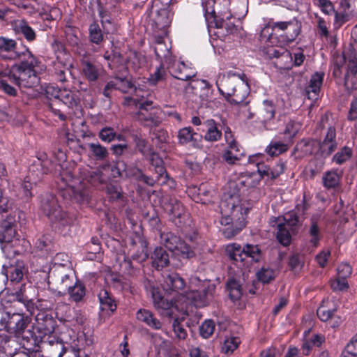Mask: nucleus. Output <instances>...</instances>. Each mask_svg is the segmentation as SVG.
Wrapping results in <instances>:
<instances>
[{
    "instance_id": "obj_26",
    "label": "nucleus",
    "mask_w": 357,
    "mask_h": 357,
    "mask_svg": "<svg viewBox=\"0 0 357 357\" xmlns=\"http://www.w3.org/2000/svg\"><path fill=\"white\" fill-rule=\"evenodd\" d=\"M16 34L22 35L28 42L35 40L36 33L24 20H17L13 24Z\"/></svg>"
},
{
    "instance_id": "obj_34",
    "label": "nucleus",
    "mask_w": 357,
    "mask_h": 357,
    "mask_svg": "<svg viewBox=\"0 0 357 357\" xmlns=\"http://www.w3.org/2000/svg\"><path fill=\"white\" fill-rule=\"evenodd\" d=\"M59 100L60 105H57V108H61L63 105H66L69 108H73L79 103L80 99L78 92L63 89L60 95Z\"/></svg>"
},
{
    "instance_id": "obj_50",
    "label": "nucleus",
    "mask_w": 357,
    "mask_h": 357,
    "mask_svg": "<svg viewBox=\"0 0 357 357\" xmlns=\"http://www.w3.org/2000/svg\"><path fill=\"white\" fill-rule=\"evenodd\" d=\"M173 252L183 259H190L195 256V252L191 246L181 240H180L176 248H175V250Z\"/></svg>"
},
{
    "instance_id": "obj_41",
    "label": "nucleus",
    "mask_w": 357,
    "mask_h": 357,
    "mask_svg": "<svg viewBox=\"0 0 357 357\" xmlns=\"http://www.w3.org/2000/svg\"><path fill=\"white\" fill-rule=\"evenodd\" d=\"M180 238L172 232H162L160 234V241L169 250L173 252L179 243Z\"/></svg>"
},
{
    "instance_id": "obj_16",
    "label": "nucleus",
    "mask_w": 357,
    "mask_h": 357,
    "mask_svg": "<svg viewBox=\"0 0 357 357\" xmlns=\"http://www.w3.org/2000/svg\"><path fill=\"white\" fill-rule=\"evenodd\" d=\"M63 89L54 87L53 86H47L45 92L47 96L50 98V102L48 104L49 109L55 115H57L61 121H65L66 116L61 112V108H57V105H60V95Z\"/></svg>"
},
{
    "instance_id": "obj_10",
    "label": "nucleus",
    "mask_w": 357,
    "mask_h": 357,
    "mask_svg": "<svg viewBox=\"0 0 357 357\" xmlns=\"http://www.w3.org/2000/svg\"><path fill=\"white\" fill-rule=\"evenodd\" d=\"M126 104L129 105L132 102L138 107L139 111L135 114L133 117L146 126H157L160 123L155 114L149 112V108L152 105V101L145 100L140 102H136V100L132 98L126 97L125 98Z\"/></svg>"
},
{
    "instance_id": "obj_27",
    "label": "nucleus",
    "mask_w": 357,
    "mask_h": 357,
    "mask_svg": "<svg viewBox=\"0 0 357 357\" xmlns=\"http://www.w3.org/2000/svg\"><path fill=\"white\" fill-rule=\"evenodd\" d=\"M310 330L304 332L305 341L302 346L303 354L308 356L310 351L313 347H319L325 342V337L321 334H313L309 337Z\"/></svg>"
},
{
    "instance_id": "obj_28",
    "label": "nucleus",
    "mask_w": 357,
    "mask_h": 357,
    "mask_svg": "<svg viewBox=\"0 0 357 357\" xmlns=\"http://www.w3.org/2000/svg\"><path fill=\"white\" fill-rule=\"evenodd\" d=\"M165 211L171 215V218H180L184 213V207L181 203L174 197H168L163 204Z\"/></svg>"
},
{
    "instance_id": "obj_37",
    "label": "nucleus",
    "mask_w": 357,
    "mask_h": 357,
    "mask_svg": "<svg viewBox=\"0 0 357 357\" xmlns=\"http://www.w3.org/2000/svg\"><path fill=\"white\" fill-rule=\"evenodd\" d=\"M82 65V72L85 77L89 82L96 81L100 75L101 68L89 61H83Z\"/></svg>"
},
{
    "instance_id": "obj_56",
    "label": "nucleus",
    "mask_w": 357,
    "mask_h": 357,
    "mask_svg": "<svg viewBox=\"0 0 357 357\" xmlns=\"http://www.w3.org/2000/svg\"><path fill=\"white\" fill-rule=\"evenodd\" d=\"M98 137L104 142L109 143L115 139L116 132L112 127H104L98 132Z\"/></svg>"
},
{
    "instance_id": "obj_33",
    "label": "nucleus",
    "mask_w": 357,
    "mask_h": 357,
    "mask_svg": "<svg viewBox=\"0 0 357 357\" xmlns=\"http://www.w3.org/2000/svg\"><path fill=\"white\" fill-rule=\"evenodd\" d=\"M154 51L158 59L163 61L165 63H171L172 61V56L170 49L165 44L164 39L162 37H158L155 40V45Z\"/></svg>"
},
{
    "instance_id": "obj_4",
    "label": "nucleus",
    "mask_w": 357,
    "mask_h": 357,
    "mask_svg": "<svg viewBox=\"0 0 357 357\" xmlns=\"http://www.w3.org/2000/svg\"><path fill=\"white\" fill-rule=\"evenodd\" d=\"M216 84L220 93L231 104L243 103L250 93V86L244 73L229 72Z\"/></svg>"
},
{
    "instance_id": "obj_45",
    "label": "nucleus",
    "mask_w": 357,
    "mask_h": 357,
    "mask_svg": "<svg viewBox=\"0 0 357 357\" xmlns=\"http://www.w3.org/2000/svg\"><path fill=\"white\" fill-rule=\"evenodd\" d=\"M340 181V176L335 171H328L323 176V184L327 189L336 188Z\"/></svg>"
},
{
    "instance_id": "obj_63",
    "label": "nucleus",
    "mask_w": 357,
    "mask_h": 357,
    "mask_svg": "<svg viewBox=\"0 0 357 357\" xmlns=\"http://www.w3.org/2000/svg\"><path fill=\"white\" fill-rule=\"evenodd\" d=\"M61 15L60 10L55 7L50 8L48 10H45L44 12L41 13L43 20L47 21L57 20L61 17Z\"/></svg>"
},
{
    "instance_id": "obj_1",
    "label": "nucleus",
    "mask_w": 357,
    "mask_h": 357,
    "mask_svg": "<svg viewBox=\"0 0 357 357\" xmlns=\"http://www.w3.org/2000/svg\"><path fill=\"white\" fill-rule=\"evenodd\" d=\"M6 330L17 337H22L27 344L35 345L39 342L45 343L50 335L54 333V327L52 320L45 323H38L33 331L26 329L30 324V319L22 313L8 312Z\"/></svg>"
},
{
    "instance_id": "obj_55",
    "label": "nucleus",
    "mask_w": 357,
    "mask_h": 357,
    "mask_svg": "<svg viewBox=\"0 0 357 357\" xmlns=\"http://www.w3.org/2000/svg\"><path fill=\"white\" fill-rule=\"evenodd\" d=\"M351 149L347 146H344L340 151H338L334 155L333 160L337 164L341 165L348 160L351 158Z\"/></svg>"
},
{
    "instance_id": "obj_19",
    "label": "nucleus",
    "mask_w": 357,
    "mask_h": 357,
    "mask_svg": "<svg viewBox=\"0 0 357 357\" xmlns=\"http://www.w3.org/2000/svg\"><path fill=\"white\" fill-rule=\"evenodd\" d=\"M54 168V165L48 159L45 153L38 157L30 167V172H36V176L40 178L43 175L50 173Z\"/></svg>"
},
{
    "instance_id": "obj_21",
    "label": "nucleus",
    "mask_w": 357,
    "mask_h": 357,
    "mask_svg": "<svg viewBox=\"0 0 357 357\" xmlns=\"http://www.w3.org/2000/svg\"><path fill=\"white\" fill-rule=\"evenodd\" d=\"M164 289L168 292H178L183 290L185 283L184 280L176 273H168L164 275Z\"/></svg>"
},
{
    "instance_id": "obj_14",
    "label": "nucleus",
    "mask_w": 357,
    "mask_h": 357,
    "mask_svg": "<svg viewBox=\"0 0 357 357\" xmlns=\"http://www.w3.org/2000/svg\"><path fill=\"white\" fill-rule=\"evenodd\" d=\"M167 64L169 73L176 79L185 81L195 76V71L183 62H176L172 59V61Z\"/></svg>"
},
{
    "instance_id": "obj_11",
    "label": "nucleus",
    "mask_w": 357,
    "mask_h": 357,
    "mask_svg": "<svg viewBox=\"0 0 357 357\" xmlns=\"http://www.w3.org/2000/svg\"><path fill=\"white\" fill-rule=\"evenodd\" d=\"M227 252L230 259L234 261H243L245 257H249L257 261L259 259L260 250L257 245H246L243 249L240 245L233 243L227 247Z\"/></svg>"
},
{
    "instance_id": "obj_53",
    "label": "nucleus",
    "mask_w": 357,
    "mask_h": 357,
    "mask_svg": "<svg viewBox=\"0 0 357 357\" xmlns=\"http://www.w3.org/2000/svg\"><path fill=\"white\" fill-rule=\"evenodd\" d=\"M90 40L96 44H99L103 40L102 31L99 25L96 23H93L89 28Z\"/></svg>"
},
{
    "instance_id": "obj_24",
    "label": "nucleus",
    "mask_w": 357,
    "mask_h": 357,
    "mask_svg": "<svg viewBox=\"0 0 357 357\" xmlns=\"http://www.w3.org/2000/svg\"><path fill=\"white\" fill-rule=\"evenodd\" d=\"M136 318L152 329L159 330L162 328V323L149 310L139 309L136 313Z\"/></svg>"
},
{
    "instance_id": "obj_29",
    "label": "nucleus",
    "mask_w": 357,
    "mask_h": 357,
    "mask_svg": "<svg viewBox=\"0 0 357 357\" xmlns=\"http://www.w3.org/2000/svg\"><path fill=\"white\" fill-rule=\"evenodd\" d=\"M151 258L152 266L157 270H161L169 264V254L161 247L155 249Z\"/></svg>"
},
{
    "instance_id": "obj_40",
    "label": "nucleus",
    "mask_w": 357,
    "mask_h": 357,
    "mask_svg": "<svg viewBox=\"0 0 357 357\" xmlns=\"http://www.w3.org/2000/svg\"><path fill=\"white\" fill-rule=\"evenodd\" d=\"M349 70L344 77V84L349 87H354L357 82V57L354 56L350 61Z\"/></svg>"
},
{
    "instance_id": "obj_3",
    "label": "nucleus",
    "mask_w": 357,
    "mask_h": 357,
    "mask_svg": "<svg viewBox=\"0 0 357 357\" xmlns=\"http://www.w3.org/2000/svg\"><path fill=\"white\" fill-rule=\"evenodd\" d=\"M19 64L14 65L8 73V79L20 88H34L39 85L40 78L37 73L40 61L30 50L22 54Z\"/></svg>"
},
{
    "instance_id": "obj_64",
    "label": "nucleus",
    "mask_w": 357,
    "mask_h": 357,
    "mask_svg": "<svg viewBox=\"0 0 357 357\" xmlns=\"http://www.w3.org/2000/svg\"><path fill=\"white\" fill-rule=\"evenodd\" d=\"M343 357L351 356V357H357V339L352 338L347 344L342 352Z\"/></svg>"
},
{
    "instance_id": "obj_62",
    "label": "nucleus",
    "mask_w": 357,
    "mask_h": 357,
    "mask_svg": "<svg viewBox=\"0 0 357 357\" xmlns=\"http://www.w3.org/2000/svg\"><path fill=\"white\" fill-rule=\"evenodd\" d=\"M315 4L326 15L334 14L335 15V13H337L333 4L329 0H317Z\"/></svg>"
},
{
    "instance_id": "obj_47",
    "label": "nucleus",
    "mask_w": 357,
    "mask_h": 357,
    "mask_svg": "<svg viewBox=\"0 0 357 357\" xmlns=\"http://www.w3.org/2000/svg\"><path fill=\"white\" fill-rule=\"evenodd\" d=\"M190 86L193 89H201L203 93L199 94L202 99H206L212 94L210 84L205 79H196L190 84Z\"/></svg>"
},
{
    "instance_id": "obj_20",
    "label": "nucleus",
    "mask_w": 357,
    "mask_h": 357,
    "mask_svg": "<svg viewBox=\"0 0 357 357\" xmlns=\"http://www.w3.org/2000/svg\"><path fill=\"white\" fill-rule=\"evenodd\" d=\"M152 298L154 307L160 311L161 314L172 316V309L175 304L172 300L164 298L162 294L155 289L152 291Z\"/></svg>"
},
{
    "instance_id": "obj_48",
    "label": "nucleus",
    "mask_w": 357,
    "mask_h": 357,
    "mask_svg": "<svg viewBox=\"0 0 357 357\" xmlns=\"http://www.w3.org/2000/svg\"><path fill=\"white\" fill-rule=\"evenodd\" d=\"M241 343L238 337H229L225 340L221 347L222 353L225 355H231Z\"/></svg>"
},
{
    "instance_id": "obj_18",
    "label": "nucleus",
    "mask_w": 357,
    "mask_h": 357,
    "mask_svg": "<svg viewBox=\"0 0 357 357\" xmlns=\"http://www.w3.org/2000/svg\"><path fill=\"white\" fill-rule=\"evenodd\" d=\"M178 139L181 144L190 142L194 148L199 149L202 147V135L195 132L190 127L180 129L178 132Z\"/></svg>"
},
{
    "instance_id": "obj_12",
    "label": "nucleus",
    "mask_w": 357,
    "mask_h": 357,
    "mask_svg": "<svg viewBox=\"0 0 357 357\" xmlns=\"http://www.w3.org/2000/svg\"><path fill=\"white\" fill-rule=\"evenodd\" d=\"M29 49L24 47V50H17V43L15 40L6 37H0V56L4 59H22V54H25Z\"/></svg>"
},
{
    "instance_id": "obj_54",
    "label": "nucleus",
    "mask_w": 357,
    "mask_h": 357,
    "mask_svg": "<svg viewBox=\"0 0 357 357\" xmlns=\"http://www.w3.org/2000/svg\"><path fill=\"white\" fill-rule=\"evenodd\" d=\"M257 278L263 283H268L275 277V271L269 268H261L257 273Z\"/></svg>"
},
{
    "instance_id": "obj_46",
    "label": "nucleus",
    "mask_w": 357,
    "mask_h": 357,
    "mask_svg": "<svg viewBox=\"0 0 357 357\" xmlns=\"http://www.w3.org/2000/svg\"><path fill=\"white\" fill-rule=\"evenodd\" d=\"M289 149L287 144L279 141L273 140L266 148V152L271 156H277L286 152Z\"/></svg>"
},
{
    "instance_id": "obj_59",
    "label": "nucleus",
    "mask_w": 357,
    "mask_h": 357,
    "mask_svg": "<svg viewBox=\"0 0 357 357\" xmlns=\"http://www.w3.org/2000/svg\"><path fill=\"white\" fill-rule=\"evenodd\" d=\"M116 90L123 93H128L129 90L132 89L134 86L131 81L126 78L116 77L114 81Z\"/></svg>"
},
{
    "instance_id": "obj_49",
    "label": "nucleus",
    "mask_w": 357,
    "mask_h": 357,
    "mask_svg": "<svg viewBox=\"0 0 357 357\" xmlns=\"http://www.w3.org/2000/svg\"><path fill=\"white\" fill-rule=\"evenodd\" d=\"M259 157V155L250 156L248 161L250 163L257 162V172L259 174V175L263 178L266 177L267 179H271V168L269 165L264 162H258L257 159Z\"/></svg>"
},
{
    "instance_id": "obj_57",
    "label": "nucleus",
    "mask_w": 357,
    "mask_h": 357,
    "mask_svg": "<svg viewBox=\"0 0 357 357\" xmlns=\"http://www.w3.org/2000/svg\"><path fill=\"white\" fill-rule=\"evenodd\" d=\"M215 330V323L213 321L209 319L206 320L202 323L199 327L200 335L204 338H208L212 335Z\"/></svg>"
},
{
    "instance_id": "obj_7",
    "label": "nucleus",
    "mask_w": 357,
    "mask_h": 357,
    "mask_svg": "<svg viewBox=\"0 0 357 357\" xmlns=\"http://www.w3.org/2000/svg\"><path fill=\"white\" fill-rule=\"evenodd\" d=\"M40 209L55 227L65 225L68 223L66 214L61 209L56 197L51 193L43 195L40 200Z\"/></svg>"
},
{
    "instance_id": "obj_58",
    "label": "nucleus",
    "mask_w": 357,
    "mask_h": 357,
    "mask_svg": "<svg viewBox=\"0 0 357 357\" xmlns=\"http://www.w3.org/2000/svg\"><path fill=\"white\" fill-rule=\"evenodd\" d=\"M231 15L227 16L225 18L216 20L215 25L218 28L225 29L227 33H232L237 30L236 26L232 22H229Z\"/></svg>"
},
{
    "instance_id": "obj_2",
    "label": "nucleus",
    "mask_w": 357,
    "mask_h": 357,
    "mask_svg": "<svg viewBox=\"0 0 357 357\" xmlns=\"http://www.w3.org/2000/svg\"><path fill=\"white\" fill-rule=\"evenodd\" d=\"M222 225L229 226L222 231L224 236L231 238L236 236L245 226V220L248 208L243 206L236 195L229 196L220 203Z\"/></svg>"
},
{
    "instance_id": "obj_30",
    "label": "nucleus",
    "mask_w": 357,
    "mask_h": 357,
    "mask_svg": "<svg viewBox=\"0 0 357 357\" xmlns=\"http://www.w3.org/2000/svg\"><path fill=\"white\" fill-rule=\"evenodd\" d=\"M295 150L301 152L303 155L319 153V141L313 139H304L296 146Z\"/></svg>"
},
{
    "instance_id": "obj_61",
    "label": "nucleus",
    "mask_w": 357,
    "mask_h": 357,
    "mask_svg": "<svg viewBox=\"0 0 357 357\" xmlns=\"http://www.w3.org/2000/svg\"><path fill=\"white\" fill-rule=\"evenodd\" d=\"M10 295L13 297L14 301L22 303L24 305H27L29 303V298L25 295V286L24 284H22L19 289L12 291Z\"/></svg>"
},
{
    "instance_id": "obj_35",
    "label": "nucleus",
    "mask_w": 357,
    "mask_h": 357,
    "mask_svg": "<svg viewBox=\"0 0 357 357\" xmlns=\"http://www.w3.org/2000/svg\"><path fill=\"white\" fill-rule=\"evenodd\" d=\"M98 299L102 310L114 312L116 309V304L111 294L106 289H101L98 294Z\"/></svg>"
},
{
    "instance_id": "obj_32",
    "label": "nucleus",
    "mask_w": 357,
    "mask_h": 357,
    "mask_svg": "<svg viewBox=\"0 0 357 357\" xmlns=\"http://www.w3.org/2000/svg\"><path fill=\"white\" fill-rule=\"evenodd\" d=\"M89 155L91 158L98 161H105L109 157V151L106 147L98 142L87 144Z\"/></svg>"
},
{
    "instance_id": "obj_15",
    "label": "nucleus",
    "mask_w": 357,
    "mask_h": 357,
    "mask_svg": "<svg viewBox=\"0 0 357 357\" xmlns=\"http://www.w3.org/2000/svg\"><path fill=\"white\" fill-rule=\"evenodd\" d=\"M319 153L323 157L330 155L337 149L336 131L334 127L330 126L328 128L324 140L319 142Z\"/></svg>"
},
{
    "instance_id": "obj_42",
    "label": "nucleus",
    "mask_w": 357,
    "mask_h": 357,
    "mask_svg": "<svg viewBox=\"0 0 357 357\" xmlns=\"http://www.w3.org/2000/svg\"><path fill=\"white\" fill-rule=\"evenodd\" d=\"M229 296L233 301L240 299L242 296L241 286L235 279L230 278L227 282Z\"/></svg>"
},
{
    "instance_id": "obj_22",
    "label": "nucleus",
    "mask_w": 357,
    "mask_h": 357,
    "mask_svg": "<svg viewBox=\"0 0 357 357\" xmlns=\"http://www.w3.org/2000/svg\"><path fill=\"white\" fill-rule=\"evenodd\" d=\"M324 73L317 72L310 78L309 85L306 87L305 92L307 98L315 100L319 96L321 86L324 80Z\"/></svg>"
},
{
    "instance_id": "obj_44",
    "label": "nucleus",
    "mask_w": 357,
    "mask_h": 357,
    "mask_svg": "<svg viewBox=\"0 0 357 357\" xmlns=\"http://www.w3.org/2000/svg\"><path fill=\"white\" fill-rule=\"evenodd\" d=\"M25 268L22 263H17L15 266H11L7 271V277H9L10 281L19 282L24 275Z\"/></svg>"
},
{
    "instance_id": "obj_52",
    "label": "nucleus",
    "mask_w": 357,
    "mask_h": 357,
    "mask_svg": "<svg viewBox=\"0 0 357 357\" xmlns=\"http://www.w3.org/2000/svg\"><path fill=\"white\" fill-rule=\"evenodd\" d=\"M87 182L92 185L98 186L106 183V178L101 171H92L87 176Z\"/></svg>"
},
{
    "instance_id": "obj_43",
    "label": "nucleus",
    "mask_w": 357,
    "mask_h": 357,
    "mask_svg": "<svg viewBox=\"0 0 357 357\" xmlns=\"http://www.w3.org/2000/svg\"><path fill=\"white\" fill-rule=\"evenodd\" d=\"M66 37L68 44L75 48V51L77 54H82L84 52L82 48L83 45L77 33L73 30L69 29L66 31Z\"/></svg>"
},
{
    "instance_id": "obj_39",
    "label": "nucleus",
    "mask_w": 357,
    "mask_h": 357,
    "mask_svg": "<svg viewBox=\"0 0 357 357\" xmlns=\"http://www.w3.org/2000/svg\"><path fill=\"white\" fill-rule=\"evenodd\" d=\"M268 45L277 46L276 47H272L268 50V54L271 57H284L287 59L292 58V54L290 53V52H289L287 49L282 47L285 44L281 43V40H275V43L274 44H270L268 43Z\"/></svg>"
},
{
    "instance_id": "obj_23",
    "label": "nucleus",
    "mask_w": 357,
    "mask_h": 357,
    "mask_svg": "<svg viewBox=\"0 0 357 357\" xmlns=\"http://www.w3.org/2000/svg\"><path fill=\"white\" fill-rule=\"evenodd\" d=\"M202 125L205 127V134L202 139L209 142H215L221 139L222 131L218 128L215 120L207 119L203 122Z\"/></svg>"
},
{
    "instance_id": "obj_60",
    "label": "nucleus",
    "mask_w": 357,
    "mask_h": 357,
    "mask_svg": "<svg viewBox=\"0 0 357 357\" xmlns=\"http://www.w3.org/2000/svg\"><path fill=\"white\" fill-rule=\"evenodd\" d=\"M282 223L292 229H297L298 217L295 212H289L281 218Z\"/></svg>"
},
{
    "instance_id": "obj_31",
    "label": "nucleus",
    "mask_w": 357,
    "mask_h": 357,
    "mask_svg": "<svg viewBox=\"0 0 357 357\" xmlns=\"http://www.w3.org/2000/svg\"><path fill=\"white\" fill-rule=\"evenodd\" d=\"M68 294L70 299L75 303L83 301L86 295V287L84 283L77 278L73 285L66 291Z\"/></svg>"
},
{
    "instance_id": "obj_6",
    "label": "nucleus",
    "mask_w": 357,
    "mask_h": 357,
    "mask_svg": "<svg viewBox=\"0 0 357 357\" xmlns=\"http://www.w3.org/2000/svg\"><path fill=\"white\" fill-rule=\"evenodd\" d=\"M12 204L7 197H3L0 190V243H10L15 237V215Z\"/></svg>"
},
{
    "instance_id": "obj_38",
    "label": "nucleus",
    "mask_w": 357,
    "mask_h": 357,
    "mask_svg": "<svg viewBox=\"0 0 357 357\" xmlns=\"http://www.w3.org/2000/svg\"><path fill=\"white\" fill-rule=\"evenodd\" d=\"M70 190L73 199L80 204L89 203L91 197V191L89 188H84L81 184L77 188H71Z\"/></svg>"
},
{
    "instance_id": "obj_36",
    "label": "nucleus",
    "mask_w": 357,
    "mask_h": 357,
    "mask_svg": "<svg viewBox=\"0 0 357 357\" xmlns=\"http://www.w3.org/2000/svg\"><path fill=\"white\" fill-rule=\"evenodd\" d=\"M155 174H157L155 178L148 176L144 174L143 172H142V170L139 169V168H135L133 169V172H132V175L134 176H135V178L138 181L144 182V183H146V185H148L149 186H153L155 183L157 181H159L160 180H162V183H165L167 182V181L168 179L167 174V176L165 174H164L162 176H162L158 177V174L156 172H155Z\"/></svg>"
},
{
    "instance_id": "obj_8",
    "label": "nucleus",
    "mask_w": 357,
    "mask_h": 357,
    "mask_svg": "<svg viewBox=\"0 0 357 357\" xmlns=\"http://www.w3.org/2000/svg\"><path fill=\"white\" fill-rule=\"evenodd\" d=\"M76 278L72 270L63 264L54 266L49 275V284H52L59 293L64 294L73 285Z\"/></svg>"
},
{
    "instance_id": "obj_17",
    "label": "nucleus",
    "mask_w": 357,
    "mask_h": 357,
    "mask_svg": "<svg viewBox=\"0 0 357 357\" xmlns=\"http://www.w3.org/2000/svg\"><path fill=\"white\" fill-rule=\"evenodd\" d=\"M271 224L273 227H277L276 237L278 241L284 246H287L291 241V235L295 234L296 230L288 227L282 223L281 218H274Z\"/></svg>"
},
{
    "instance_id": "obj_25",
    "label": "nucleus",
    "mask_w": 357,
    "mask_h": 357,
    "mask_svg": "<svg viewBox=\"0 0 357 357\" xmlns=\"http://www.w3.org/2000/svg\"><path fill=\"white\" fill-rule=\"evenodd\" d=\"M321 229L318 225L317 218L313 216L310 219V225L308 229V245L309 249L314 250L319 245L321 239Z\"/></svg>"
},
{
    "instance_id": "obj_5",
    "label": "nucleus",
    "mask_w": 357,
    "mask_h": 357,
    "mask_svg": "<svg viewBox=\"0 0 357 357\" xmlns=\"http://www.w3.org/2000/svg\"><path fill=\"white\" fill-rule=\"evenodd\" d=\"M301 31V24L295 18L284 22H273L264 26L260 33L261 40L274 44L281 40V43L288 44L294 41Z\"/></svg>"
},
{
    "instance_id": "obj_51",
    "label": "nucleus",
    "mask_w": 357,
    "mask_h": 357,
    "mask_svg": "<svg viewBox=\"0 0 357 357\" xmlns=\"http://www.w3.org/2000/svg\"><path fill=\"white\" fill-rule=\"evenodd\" d=\"M275 109L273 102L268 100L264 101V108L261 111L262 121L266 122L275 116Z\"/></svg>"
},
{
    "instance_id": "obj_13",
    "label": "nucleus",
    "mask_w": 357,
    "mask_h": 357,
    "mask_svg": "<svg viewBox=\"0 0 357 357\" xmlns=\"http://www.w3.org/2000/svg\"><path fill=\"white\" fill-rule=\"evenodd\" d=\"M357 15V0H341L335 13V24L342 25Z\"/></svg>"
},
{
    "instance_id": "obj_9",
    "label": "nucleus",
    "mask_w": 357,
    "mask_h": 357,
    "mask_svg": "<svg viewBox=\"0 0 357 357\" xmlns=\"http://www.w3.org/2000/svg\"><path fill=\"white\" fill-rule=\"evenodd\" d=\"M133 140L137 150L149 160L151 166L154 167L155 172L158 174V177H162L164 174L167 176L162 159L158 153L151 151L148 142L137 135L133 136Z\"/></svg>"
}]
</instances>
